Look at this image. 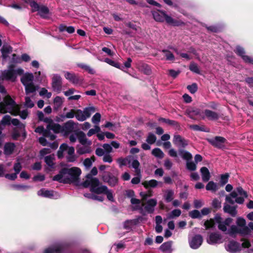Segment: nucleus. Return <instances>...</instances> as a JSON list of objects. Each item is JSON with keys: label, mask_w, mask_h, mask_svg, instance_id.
<instances>
[{"label": "nucleus", "mask_w": 253, "mask_h": 253, "mask_svg": "<svg viewBox=\"0 0 253 253\" xmlns=\"http://www.w3.org/2000/svg\"><path fill=\"white\" fill-rule=\"evenodd\" d=\"M156 136L152 133H149L146 138L147 142L149 144H152L156 142Z\"/></svg>", "instance_id": "nucleus-51"}, {"label": "nucleus", "mask_w": 253, "mask_h": 253, "mask_svg": "<svg viewBox=\"0 0 253 253\" xmlns=\"http://www.w3.org/2000/svg\"><path fill=\"white\" fill-rule=\"evenodd\" d=\"M181 214V211L179 209H175L172 210L167 215V219H173L175 217H179Z\"/></svg>", "instance_id": "nucleus-37"}, {"label": "nucleus", "mask_w": 253, "mask_h": 253, "mask_svg": "<svg viewBox=\"0 0 253 253\" xmlns=\"http://www.w3.org/2000/svg\"><path fill=\"white\" fill-rule=\"evenodd\" d=\"M154 19L158 22L166 21L167 23L173 26H179L183 22L175 20L170 16L168 15L165 11L157 10L152 12Z\"/></svg>", "instance_id": "nucleus-6"}, {"label": "nucleus", "mask_w": 253, "mask_h": 253, "mask_svg": "<svg viewBox=\"0 0 253 253\" xmlns=\"http://www.w3.org/2000/svg\"><path fill=\"white\" fill-rule=\"evenodd\" d=\"M0 112L3 114L9 113L13 116L19 115L22 119H25L28 115L27 110L20 112L18 106L8 95H5L3 101L0 102Z\"/></svg>", "instance_id": "nucleus-3"}, {"label": "nucleus", "mask_w": 253, "mask_h": 253, "mask_svg": "<svg viewBox=\"0 0 253 253\" xmlns=\"http://www.w3.org/2000/svg\"><path fill=\"white\" fill-rule=\"evenodd\" d=\"M104 62H105L106 63H108V64H109L113 67H115L117 68L121 69L119 63L116 62L114 61H113L109 58H105L104 59Z\"/></svg>", "instance_id": "nucleus-56"}, {"label": "nucleus", "mask_w": 253, "mask_h": 253, "mask_svg": "<svg viewBox=\"0 0 253 253\" xmlns=\"http://www.w3.org/2000/svg\"><path fill=\"white\" fill-rule=\"evenodd\" d=\"M15 145L13 143H6L4 147V153L5 155H10L13 152Z\"/></svg>", "instance_id": "nucleus-34"}, {"label": "nucleus", "mask_w": 253, "mask_h": 253, "mask_svg": "<svg viewBox=\"0 0 253 253\" xmlns=\"http://www.w3.org/2000/svg\"><path fill=\"white\" fill-rule=\"evenodd\" d=\"M128 164H129V167H131L134 169V172L136 175H139L141 170L139 169L140 164L138 160L129 158Z\"/></svg>", "instance_id": "nucleus-25"}, {"label": "nucleus", "mask_w": 253, "mask_h": 253, "mask_svg": "<svg viewBox=\"0 0 253 253\" xmlns=\"http://www.w3.org/2000/svg\"><path fill=\"white\" fill-rule=\"evenodd\" d=\"M237 206H230L227 203H224L223 211L233 217H235L237 214Z\"/></svg>", "instance_id": "nucleus-21"}, {"label": "nucleus", "mask_w": 253, "mask_h": 253, "mask_svg": "<svg viewBox=\"0 0 253 253\" xmlns=\"http://www.w3.org/2000/svg\"><path fill=\"white\" fill-rule=\"evenodd\" d=\"M207 242L211 245L220 244L223 242L222 236L218 232H211L207 238Z\"/></svg>", "instance_id": "nucleus-11"}, {"label": "nucleus", "mask_w": 253, "mask_h": 253, "mask_svg": "<svg viewBox=\"0 0 253 253\" xmlns=\"http://www.w3.org/2000/svg\"><path fill=\"white\" fill-rule=\"evenodd\" d=\"M242 243L241 245L235 241H230L224 245L226 251L230 253H237L241 250L242 248H248L251 246V244L248 240H242Z\"/></svg>", "instance_id": "nucleus-7"}, {"label": "nucleus", "mask_w": 253, "mask_h": 253, "mask_svg": "<svg viewBox=\"0 0 253 253\" xmlns=\"http://www.w3.org/2000/svg\"><path fill=\"white\" fill-rule=\"evenodd\" d=\"M24 70L20 68L15 69L14 65H10L7 69L1 71V80H6L11 82L16 81L18 75L23 74Z\"/></svg>", "instance_id": "nucleus-5"}, {"label": "nucleus", "mask_w": 253, "mask_h": 253, "mask_svg": "<svg viewBox=\"0 0 253 253\" xmlns=\"http://www.w3.org/2000/svg\"><path fill=\"white\" fill-rule=\"evenodd\" d=\"M173 142L175 145L181 147H185L188 144L187 141L178 134L174 135Z\"/></svg>", "instance_id": "nucleus-23"}, {"label": "nucleus", "mask_w": 253, "mask_h": 253, "mask_svg": "<svg viewBox=\"0 0 253 253\" xmlns=\"http://www.w3.org/2000/svg\"><path fill=\"white\" fill-rule=\"evenodd\" d=\"M13 189L19 191H26L30 188V186L26 185L14 184L12 186Z\"/></svg>", "instance_id": "nucleus-47"}, {"label": "nucleus", "mask_w": 253, "mask_h": 253, "mask_svg": "<svg viewBox=\"0 0 253 253\" xmlns=\"http://www.w3.org/2000/svg\"><path fill=\"white\" fill-rule=\"evenodd\" d=\"M86 119L89 118L91 115L95 111V108L93 106L85 108L83 110Z\"/></svg>", "instance_id": "nucleus-42"}, {"label": "nucleus", "mask_w": 253, "mask_h": 253, "mask_svg": "<svg viewBox=\"0 0 253 253\" xmlns=\"http://www.w3.org/2000/svg\"><path fill=\"white\" fill-rule=\"evenodd\" d=\"M19 128H14L13 129V131L11 133V137L13 140H17L18 138L20 136V132L19 131ZM20 130V129H19ZM21 131H25V129L23 130L20 129Z\"/></svg>", "instance_id": "nucleus-50"}, {"label": "nucleus", "mask_w": 253, "mask_h": 253, "mask_svg": "<svg viewBox=\"0 0 253 253\" xmlns=\"http://www.w3.org/2000/svg\"><path fill=\"white\" fill-rule=\"evenodd\" d=\"M206 189L208 191H211L215 192L218 189L217 184L212 181H210L208 183L206 186Z\"/></svg>", "instance_id": "nucleus-38"}, {"label": "nucleus", "mask_w": 253, "mask_h": 253, "mask_svg": "<svg viewBox=\"0 0 253 253\" xmlns=\"http://www.w3.org/2000/svg\"><path fill=\"white\" fill-rule=\"evenodd\" d=\"M101 115L99 113H95L91 119L92 122L94 124L98 125L100 121Z\"/></svg>", "instance_id": "nucleus-61"}, {"label": "nucleus", "mask_w": 253, "mask_h": 253, "mask_svg": "<svg viewBox=\"0 0 253 253\" xmlns=\"http://www.w3.org/2000/svg\"><path fill=\"white\" fill-rule=\"evenodd\" d=\"M189 215L192 218H199L201 216V213L198 210H193L190 212Z\"/></svg>", "instance_id": "nucleus-64"}, {"label": "nucleus", "mask_w": 253, "mask_h": 253, "mask_svg": "<svg viewBox=\"0 0 253 253\" xmlns=\"http://www.w3.org/2000/svg\"><path fill=\"white\" fill-rule=\"evenodd\" d=\"M204 115H205V119L207 118L211 121L217 120L219 117L218 114L216 112L208 109L204 111Z\"/></svg>", "instance_id": "nucleus-27"}, {"label": "nucleus", "mask_w": 253, "mask_h": 253, "mask_svg": "<svg viewBox=\"0 0 253 253\" xmlns=\"http://www.w3.org/2000/svg\"><path fill=\"white\" fill-rule=\"evenodd\" d=\"M75 125V124L72 120L67 122L62 126V133L64 135H68L73 130Z\"/></svg>", "instance_id": "nucleus-19"}, {"label": "nucleus", "mask_w": 253, "mask_h": 253, "mask_svg": "<svg viewBox=\"0 0 253 253\" xmlns=\"http://www.w3.org/2000/svg\"><path fill=\"white\" fill-rule=\"evenodd\" d=\"M81 174V170L77 167L64 168L61 169L59 173L55 175L52 179L60 183H75L78 181Z\"/></svg>", "instance_id": "nucleus-2"}, {"label": "nucleus", "mask_w": 253, "mask_h": 253, "mask_svg": "<svg viewBox=\"0 0 253 253\" xmlns=\"http://www.w3.org/2000/svg\"><path fill=\"white\" fill-rule=\"evenodd\" d=\"M75 117L76 119L80 122H83L86 119L84 111L80 109L76 110Z\"/></svg>", "instance_id": "nucleus-40"}, {"label": "nucleus", "mask_w": 253, "mask_h": 253, "mask_svg": "<svg viewBox=\"0 0 253 253\" xmlns=\"http://www.w3.org/2000/svg\"><path fill=\"white\" fill-rule=\"evenodd\" d=\"M63 102V98L60 96H56L54 98L53 100V103L54 106L56 108H58L61 106Z\"/></svg>", "instance_id": "nucleus-46"}, {"label": "nucleus", "mask_w": 253, "mask_h": 253, "mask_svg": "<svg viewBox=\"0 0 253 253\" xmlns=\"http://www.w3.org/2000/svg\"><path fill=\"white\" fill-rule=\"evenodd\" d=\"M90 145L88 144L84 145L81 146H78L77 152L80 155H83L86 153H89L91 151Z\"/></svg>", "instance_id": "nucleus-33"}, {"label": "nucleus", "mask_w": 253, "mask_h": 253, "mask_svg": "<svg viewBox=\"0 0 253 253\" xmlns=\"http://www.w3.org/2000/svg\"><path fill=\"white\" fill-rule=\"evenodd\" d=\"M152 154L159 159H162L164 157L163 152L159 148H156L153 149Z\"/></svg>", "instance_id": "nucleus-43"}, {"label": "nucleus", "mask_w": 253, "mask_h": 253, "mask_svg": "<svg viewBox=\"0 0 253 253\" xmlns=\"http://www.w3.org/2000/svg\"><path fill=\"white\" fill-rule=\"evenodd\" d=\"M136 223V221L134 220H127L124 223V228L127 230H130L131 229L133 225Z\"/></svg>", "instance_id": "nucleus-44"}, {"label": "nucleus", "mask_w": 253, "mask_h": 253, "mask_svg": "<svg viewBox=\"0 0 253 253\" xmlns=\"http://www.w3.org/2000/svg\"><path fill=\"white\" fill-rule=\"evenodd\" d=\"M157 204V201L155 199H151L146 202V205L144 206L145 211L150 213H152L155 210V207Z\"/></svg>", "instance_id": "nucleus-20"}, {"label": "nucleus", "mask_w": 253, "mask_h": 253, "mask_svg": "<svg viewBox=\"0 0 253 253\" xmlns=\"http://www.w3.org/2000/svg\"><path fill=\"white\" fill-rule=\"evenodd\" d=\"M229 175L228 173L222 174L220 176V183L222 186L228 182Z\"/></svg>", "instance_id": "nucleus-58"}, {"label": "nucleus", "mask_w": 253, "mask_h": 253, "mask_svg": "<svg viewBox=\"0 0 253 253\" xmlns=\"http://www.w3.org/2000/svg\"><path fill=\"white\" fill-rule=\"evenodd\" d=\"M189 69L190 71L195 73L198 74H200V71L198 65L194 62H192L190 64L189 66Z\"/></svg>", "instance_id": "nucleus-54"}, {"label": "nucleus", "mask_w": 253, "mask_h": 253, "mask_svg": "<svg viewBox=\"0 0 253 253\" xmlns=\"http://www.w3.org/2000/svg\"><path fill=\"white\" fill-rule=\"evenodd\" d=\"M203 239L200 235H195L189 238L188 242L190 248L194 250L198 249L202 244Z\"/></svg>", "instance_id": "nucleus-16"}, {"label": "nucleus", "mask_w": 253, "mask_h": 253, "mask_svg": "<svg viewBox=\"0 0 253 253\" xmlns=\"http://www.w3.org/2000/svg\"><path fill=\"white\" fill-rule=\"evenodd\" d=\"M212 207L215 209H219L221 207V201L217 199H214L211 203Z\"/></svg>", "instance_id": "nucleus-57"}, {"label": "nucleus", "mask_w": 253, "mask_h": 253, "mask_svg": "<svg viewBox=\"0 0 253 253\" xmlns=\"http://www.w3.org/2000/svg\"><path fill=\"white\" fill-rule=\"evenodd\" d=\"M100 130V127L97 125H95L94 126V128H91L89 130V131H88V132L87 133V135L88 136L90 137V136H92L93 134L99 132Z\"/></svg>", "instance_id": "nucleus-60"}, {"label": "nucleus", "mask_w": 253, "mask_h": 253, "mask_svg": "<svg viewBox=\"0 0 253 253\" xmlns=\"http://www.w3.org/2000/svg\"><path fill=\"white\" fill-rule=\"evenodd\" d=\"M94 161V158H86L84 161V165L86 168L89 169L91 167V166H92V163Z\"/></svg>", "instance_id": "nucleus-59"}, {"label": "nucleus", "mask_w": 253, "mask_h": 253, "mask_svg": "<svg viewBox=\"0 0 253 253\" xmlns=\"http://www.w3.org/2000/svg\"><path fill=\"white\" fill-rule=\"evenodd\" d=\"M234 52L240 56L245 62L253 64V57L246 55L245 50L243 47L240 45L236 46Z\"/></svg>", "instance_id": "nucleus-15"}, {"label": "nucleus", "mask_w": 253, "mask_h": 253, "mask_svg": "<svg viewBox=\"0 0 253 253\" xmlns=\"http://www.w3.org/2000/svg\"><path fill=\"white\" fill-rule=\"evenodd\" d=\"M172 242L171 241L165 242L160 247V249L163 252L171 253L172 251Z\"/></svg>", "instance_id": "nucleus-31"}, {"label": "nucleus", "mask_w": 253, "mask_h": 253, "mask_svg": "<svg viewBox=\"0 0 253 253\" xmlns=\"http://www.w3.org/2000/svg\"><path fill=\"white\" fill-rule=\"evenodd\" d=\"M54 157L51 155H49L46 156L44 158V161L46 165L49 166L50 168H53L54 165V163L53 162Z\"/></svg>", "instance_id": "nucleus-45"}, {"label": "nucleus", "mask_w": 253, "mask_h": 253, "mask_svg": "<svg viewBox=\"0 0 253 253\" xmlns=\"http://www.w3.org/2000/svg\"><path fill=\"white\" fill-rule=\"evenodd\" d=\"M67 154L66 156L67 161L69 162H74L77 159L75 154V149L72 146H68L66 143L61 144L57 152V156L59 158H62L64 156V152Z\"/></svg>", "instance_id": "nucleus-8"}, {"label": "nucleus", "mask_w": 253, "mask_h": 253, "mask_svg": "<svg viewBox=\"0 0 253 253\" xmlns=\"http://www.w3.org/2000/svg\"><path fill=\"white\" fill-rule=\"evenodd\" d=\"M215 222L218 224V229L225 233L233 236V235L239 233L243 235H248L250 233V230L248 226L246 225V221L245 219L242 217H239L237 218V225H232L230 228V224L233 221L231 218L228 217L224 221L222 220V218L219 215H215L214 217Z\"/></svg>", "instance_id": "nucleus-1"}, {"label": "nucleus", "mask_w": 253, "mask_h": 253, "mask_svg": "<svg viewBox=\"0 0 253 253\" xmlns=\"http://www.w3.org/2000/svg\"><path fill=\"white\" fill-rule=\"evenodd\" d=\"M62 126H60L58 124L55 123L53 120L51 119V121L48 123L47 126V129L48 130H52L55 133H62Z\"/></svg>", "instance_id": "nucleus-22"}, {"label": "nucleus", "mask_w": 253, "mask_h": 253, "mask_svg": "<svg viewBox=\"0 0 253 253\" xmlns=\"http://www.w3.org/2000/svg\"><path fill=\"white\" fill-rule=\"evenodd\" d=\"M226 139L221 136H216L214 138L208 139V141L213 146L218 148H222L224 147V144Z\"/></svg>", "instance_id": "nucleus-18"}, {"label": "nucleus", "mask_w": 253, "mask_h": 253, "mask_svg": "<svg viewBox=\"0 0 253 253\" xmlns=\"http://www.w3.org/2000/svg\"><path fill=\"white\" fill-rule=\"evenodd\" d=\"M0 50L2 58L5 59L7 57L8 54L12 52V48L9 45L4 44L3 45Z\"/></svg>", "instance_id": "nucleus-35"}, {"label": "nucleus", "mask_w": 253, "mask_h": 253, "mask_svg": "<svg viewBox=\"0 0 253 253\" xmlns=\"http://www.w3.org/2000/svg\"><path fill=\"white\" fill-rule=\"evenodd\" d=\"M39 15L44 18H47L49 15V9L45 6H41L38 10Z\"/></svg>", "instance_id": "nucleus-36"}, {"label": "nucleus", "mask_w": 253, "mask_h": 253, "mask_svg": "<svg viewBox=\"0 0 253 253\" xmlns=\"http://www.w3.org/2000/svg\"><path fill=\"white\" fill-rule=\"evenodd\" d=\"M137 68L146 75H150L151 74V70L149 66L147 64L139 61L136 64Z\"/></svg>", "instance_id": "nucleus-24"}, {"label": "nucleus", "mask_w": 253, "mask_h": 253, "mask_svg": "<svg viewBox=\"0 0 253 253\" xmlns=\"http://www.w3.org/2000/svg\"><path fill=\"white\" fill-rule=\"evenodd\" d=\"M142 185L146 189L150 188H155L159 185V184L162 185V182H159L155 179H151L150 180L145 181L142 182Z\"/></svg>", "instance_id": "nucleus-29"}, {"label": "nucleus", "mask_w": 253, "mask_h": 253, "mask_svg": "<svg viewBox=\"0 0 253 253\" xmlns=\"http://www.w3.org/2000/svg\"><path fill=\"white\" fill-rule=\"evenodd\" d=\"M37 116L39 120L43 121L46 123H47L51 121V118L48 117H44V114L42 111H39L37 113Z\"/></svg>", "instance_id": "nucleus-48"}, {"label": "nucleus", "mask_w": 253, "mask_h": 253, "mask_svg": "<svg viewBox=\"0 0 253 253\" xmlns=\"http://www.w3.org/2000/svg\"><path fill=\"white\" fill-rule=\"evenodd\" d=\"M37 194L40 196L48 198H58L59 197V194L57 192L52 190H46L44 188L40 189L38 191Z\"/></svg>", "instance_id": "nucleus-17"}, {"label": "nucleus", "mask_w": 253, "mask_h": 253, "mask_svg": "<svg viewBox=\"0 0 253 253\" xmlns=\"http://www.w3.org/2000/svg\"><path fill=\"white\" fill-rule=\"evenodd\" d=\"M186 168L189 170L194 171L196 170L197 167L196 164L189 161L186 163Z\"/></svg>", "instance_id": "nucleus-62"}, {"label": "nucleus", "mask_w": 253, "mask_h": 253, "mask_svg": "<svg viewBox=\"0 0 253 253\" xmlns=\"http://www.w3.org/2000/svg\"><path fill=\"white\" fill-rule=\"evenodd\" d=\"M28 2L33 9V11H38L41 6H39L38 4L34 0H27Z\"/></svg>", "instance_id": "nucleus-53"}, {"label": "nucleus", "mask_w": 253, "mask_h": 253, "mask_svg": "<svg viewBox=\"0 0 253 253\" xmlns=\"http://www.w3.org/2000/svg\"><path fill=\"white\" fill-rule=\"evenodd\" d=\"M43 253H68L65 246L62 244H55L45 249Z\"/></svg>", "instance_id": "nucleus-12"}, {"label": "nucleus", "mask_w": 253, "mask_h": 253, "mask_svg": "<svg viewBox=\"0 0 253 253\" xmlns=\"http://www.w3.org/2000/svg\"><path fill=\"white\" fill-rule=\"evenodd\" d=\"M174 191L172 190H167L165 191L164 198L168 203L172 201L174 197Z\"/></svg>", "instance_id": "nucleus-39"}, {"label": "nucleus", "mask_w": 253, "mask_h": 253, "mask_svg": "<svg viewBox=\"0 0 253 253\" xmlns=\"http://www.w3.org/2000/svg\"><path fill=\"white\" fill-rule=\"evenodd\" d=\"M51 86L54 91L57 93H60L61 92L62 88V78L59 75H53Z\"/></svg>", "instance_id": "nucleus-13"}, {"label": "nucleus", "mask_w": 253, "mask_h": 253, "mask_svg": "<svg viewBox=\"0 0 253 253\" xmlns=\"http://www.w3.org/2000/svg\"><path fill=\"white\" fill-rule=\"evenodd\" d=\"M78 138L79 142L83 145L88 144V145H91V142L88 140L85 136V134L83 131H80L78 132Z\"/></svg>", "instance_id": "nucleus-30"}, {"label": "nucleus", "mask_w": 253, "mask_h": 253, "mask_svg": "<svg viewBox=\"0 0 253 253\" xmlns=\"http://www.w3.org/2000/svg\"><path fill=\"white\" fill-rule=\"evenodd\" d=\"M64 77L70 83L74 85H80L83 82V79L74 73L67 71L64 72Z\"/></svg>", "instance_id": "nucleus-14"}, {"label": "nucleus", "mask_w": 253, "mask_h": 253, "mask_svg": "<svg viewBox=\"0 0 253 253\" xmlns=\"http://www.w3.org/2000/svg\"><path fill=\"white\" fill-rule=\"evenodd\" d=\"M78 66L82 69H84L90 74H94L95 73V71L90 66L84 64H78Z\"/></svg>", "instance_id": "nucleus-52"}, {"label": "nucleus", "mask_w": 253, "mask_h": 253, "mask_svg": "<svg viewBox=\"0 0 253 253\" xmlns=\"http://www.w3.org/2000/svg\"><path fill=\"white\" fill-rule=\"evenodd\" d=\"M162 51L165 54L167 60L173 61L174 60V56L170 51L167 49H163Z\"/></svg>", "instance_id": "nucleus-49"}, {"label": "nucleus", "mask_w": 253, "mask_h": 253, "mask_svg": "<svg viewBox=\"0 0 253 253\" xmlns=\"http://www.w3.org/2000/svg\"><path fill=\"white\" fill-rule=\"evenodd\" d=\"M179 153L181 157L183 159L187 160V162L191 160L192 158V154L187 151L181 150L179 151Z\"/></svg>", "instance_id": "nucleus-41"}, {"label": "nucleus", "mask_w": 253, "mask_h": 253, "mask_svg": "<svg viewBox=\"0 0 253 253\" xmlns=\"http://www.w3.org/2000/svg\"><path fill=\"white\" fill-rule=\"evenodd\" d=\"M82 185L85 188L89 187L90 190L92 192L98 194H106L107 199L111 202H113L114 200L112 191L109 190L105 185H100V182L96 178L88 177L86 180L83 182Z\"/></svg>", "instance_id": "nucleus-4"}, {"label": "nucleus", "mask_w": 253, "mask_h": 253, "mask_svg": "<svg viewBox=\"0 0 253 253\" xmlns=\"http://www.w3.org/2000/svg\"><path fill=\"white\" fill-rule=\"evenodd\" d=\"M34 75L32 73H26L21 78V82L24 85L27 94L36 91L37 88L33 82Z\"/></svg>", "instance_id": "nucleus-9"}, {"label": "nucleus", "mask_w": 253, "mask_h": 253, "mask_svg": "<svg viewBox=\"0 0 253 253\" xmlns=\"http://www.w3.org/2000/svg\"><path fill=\"white\" fill-rule=\"evenodd\" d=\"M187 88L188 89L190 93L193 94L195 93L197 91L198 86L196 84L194 83L192 84L191 85H188Z\"/></svg>", "instance_id": "nucleus-63"}, {"label": "nucleus", "mask_w": 253, "mask_h": 253, "mask_svg": "<svg viewBox=\"0 0 253 253\" xmlns=\"http://www.w3.org/2000/svg\"><path fill=\"white\" fill-rule=\"evenodd\" d=\"M186 113L191 118H193L194 116H197L202 119H205L204 111H201L198 109H189L186 111Z\"/></svg>", "instance_id": "nucleus-26"}, {"label": "nucleus", "mask_w": 253, "mask_h": 253, "mask_svg": "<svg viewBox=\"0 0 253 253\" xmlns=\"http://www.w3.org/2000/svg\"><path fill=\"white\" fill-rule=\"evenodd\" d=\"M39 94L40 96H45L47 98H50L51 97L52 94L51 92H48L47 90L45 88H42Z\"/></svg>", "instance_id": "nucleus-55"}, {"label": "nucleus", "mask_w": 253, "mask_h": 253, "mask_svg": "<svg viewBox=\"0 0 253 253\" xmlns=\"http://www.w3.org/2000/svg\"><path fill=\"white\" fill-rule=\"evenodd\" d=\"M0 123L3 126L10 125L12 124L14 126L18 127L19 129L24 130L25 125L20 122L17 119H11V117L9 115H5L0 122Z\"/></svg>", "instance_id": "nucleus-10"}, {"label": "nucleus", "mask_w": 253, "mask_h": 253, "mask_svg": "<svg viewBox=\"0 0 253 253\" xmlns=\"http://www.w3.org/2000/svg\"><path fill=\"white\" fill-rule=\"evenodd\" d=\"M200 172L204 182H208L211 178V174L208 169L206 167H202L200 169Z\"/></svg>", "instance_id": "nucleus-32"}, {"label": "nucleus", "mask_w": 253, "mask_h": 253, "mask_svg": "<svg viewBox=\"0 0 253 253\" xmlns=\"http://www.w3.org/2000/svg\"><path fill=\"white\" fill-rule=\"evenodd\" d=\"M103 178V180L105 182H107L111 186H114L118 183L117 178L110 173L104 175Z\"/></svg>", "instance_id": "nucleus-28"}]
</instances>
